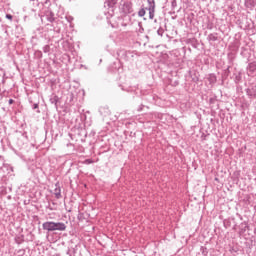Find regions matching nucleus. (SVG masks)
<instances>
[{
    "mask_svg": "<svg viewBox=\"0 0 256 256\" xmlns=\"http://www.w3.org/2000/svg\"><path fill=\"white\" fill-rule=\"evenodd\" d=\"M41 21L42 23H46V25L53 23L55 21V13L49 9L45 10L44 15L41 16Z\"/></svg>",
    "mask_w": 256,
    "mask_h": 256,
    "instance_id": "nucleus-1",
    "label": "nucleus"
},
{
    "mask_svg": "<svg viewBox=\"0 0 256 256\" xmlns=\"http://www.w3.org/2000/svg\"><path fill=\"white\" fill-rule=\"evenodd\" d=\"M42 229L44 231H48L49 233H52L55 231V222L54 221H47L42 224Z\"/></svg>",
    "mask_w": 256,
    "mask_h": 256,
    "instance_id": "nucleus-2",
    "label": "nucleus"
},
{
    "mask_svg": "<svg viewBox=\"0 0 256 256\" xmlns=\"http://www.w3.org/2000/svg\"><path fill=\"white\" fill-rule=\"evenodd\" d=\"M67 225L63 222H54V231H66Z\"/></svg>",
    "mask_w": 256,
    "mask_h": 256,
    "instance_id": "nucleus-3",
    "label": "nucleus"
},
{
    "mask_svg": "<svg viewBox=\"0 0 256 256\" xmlns=\"http://www.w3.org/2000/svg\"><path fill=\"white\" fill-rule=\"evenodd\" d=\"M147 11H149V19L155 18V6H148V8H145Z\"/></svg>",
    "mask_w": 256,
    "mask_h": 256,
    "instance_id": "nucleus-4",
    "label": "nucleus"
},
{
    "mask_svg": "<svg viewBox=\"0 0 256 256\" xmlns=\"http://www.w3.org/2000/svg\"><path fill=\"white\" fill-rule=\"evenodd\" d=\"M246 93L248 97H256V88L255 87L248 88L246 89Z\"/></svg>",
    "mask_w": 256,
    "mask_h": 256,
    "instance_id": "nucleus-5",
    "label": "nucleus"
},
{
    "mask_svg": "<svg viewBox=\"0 0 256 256\" xmlns=\"http://www.w3.org/2000/svg\"><path fill=\"white\" fill-rule=\"evenodd\" d=\"M124 11L126 13H131L133 11V7L131 6V2L124 3Z\"/></svg>",
    "mask_w": 256,
    "mask_h": 256,
    "instance_id": "nucleus-6",
    "label": "nucleus"
},
{
    "mask_svg": "<svg viewBox=\"0 0 256 256\" xmlns=\"http://www.w3.org/2000/svg\"><path fill=\"white\" fill-rule=\"evenodd\" d=\"M255 70H256V65L255 64H249V66H248L249 75H253V73H255Z\"/></svg>",
    "mask_w": 256,
    "mask_h": 256,
    "instance_id": "nucleus-7",
    "label": "nucleus"
},
{
    "mask_svg": "<svg viewBox=\"0 0 256 256\" xmlns=\"http://www.w3.org/2000/svg\"><path fill=\"white\" fill-rule=\"evenodd\" d=\"M54 195H55L56 199H61V188L60 187L55 188Z\"/></svg>",
    "mask_w": 256,
    "mask_h": 256,
    "instance_id": "nucleus-8",
    "label": "nucleus"
},
{
    "mask_svg": "<svg viewBox=\"0 0 256 256\" xmlns=\"http://www.w3.org/2000/svg\"><path fill=\"white\" fill-rule=\"evenodd\" d=\"M217 33H211L208 35V41H217Z\"/></svg>",
    "mask_w": 256,
    "mask_h": 256,
    "instance_id": "nucleus-9",
    "label": "nucleus"
},
{
    "mask_svg": "<svg viewBox=\"0 0 256 256\" xmlns=\"http://www.w3.org/2000/svg\"><path fill=\"white\" fill-rule=\"evenodd\" d=\"M107 3H108V7H114V5L117 4V1L116 0H108Z\"/></svg>",
    "mask_w": 256,
    "mask_h": 256,
    "instance_id": "nucleus-10",
    "label": "nucleus"
},
{
    "mask_svg": "<svg viewBox=\"0 0 256 256\" xmlns=\"http://www.w3.org/2000/svg\"><path fill=\"white\" fill-rule=\"evenodd\" d=\"M145 13H146L145 8H142V9L139 10L138 16L139 17H145Z\"/></svg>",
    "mask_w": 256,
    "mask_h": 256,
    "instance_id": "nucleus-11",
    "label": "nucleus"
},
{
    "mask_svg": "<svg viewBox=\"0 0 256 256\" xmlns=\"http://www.w3.org/2000/svg\"><path fill=\"white\" fill-rule=\"evenodd\" d=\"M43 51H44V53H49L51 51V47L49 45H45L43 47Z\"/></svg>",
    "mask_w": 256,
    "mask_h": 256,
    "instance_id": "nucleus-12",
    "label": "nucleus"
},
{
    "mask_svg": "<svg viewBox=\"0 0 256 256\" xmlns=\"http://www.w3.org/2000/svg\"><path fill=\"white\" fill-rule=\"evenodd\" d=\"M148 7H155V0H147Z\"/></svg>",
    "mask_w": 256,
    "mask_h": 256,
    "instance_id": "nucleus-13",
    "label": "nucleus"
},
{
    "mask_svg": "<svg viewBox=\"0 0 256 256\" xmlns=\"http://www.w3.org/2000/svg\"><path fill=\"white\" fill-rule=\"evenodd\" d=\"M109 23L113 29H117V27H119V24L114 23L113 21H109Z\"/></svg>",
    "mask_w": 256,
    "mask_h": 256,
    "instance_id": "nucleus-14",
    "label": "nucleus"
},
{
    "mask_svg": "<svg viewBox=\"0 0 256 256\" xmlns=\"http://www.w3.org/2000/svg\"><path fill=\"white\" fill-rule=\"evenodd\" d=\"M157 33H158V35H159L160 37H163V33H165V30H163V28H159V29L157 30Z\"/></svg>",
    "mask_w": 256,
    "mask_h": 256,
    "instance_id": "nucleus-15",
    "label": "nucleus"
},
{
    "mask_svg": "<svg viewBox=\"0 0 256 256\" xmlns=\"http://www.w3.org/2000/svg\"><path fill=\"white\" fill-rule=\"evenodd\" d=\"M6 19H9V21H13V15L6 14Z\"/></svg>",
    "mask_w": 256,
    "mask_h": 256,
    "instance_id": "nucleus-16",
    "label": "nucleus"
},
{
    "mask_svg": "<svg viewBox=\"0 0 256 256\" xmlns=\"http://www.w3.org/2000/svg\"><path fill=\"white\" fill-rule=\"evenodd\" d=\"M172 7H177V0L172 1Z\"/></svg>",
    "mask_w": 256,
    "mask_h": 256,
    "instance_id": "nucleus-17",
    "label": "nucleus"
},
{
    "mask_svg": "<svg viewBox=\"0 0 256 256\" xmlns=\"http://www.w3.org/2000/svg\"><path fill=\"white\" fill-rule=\"evenodd\" d=\"M8 103H9V105H13V103H15V101L13 99H9Z\"/></svg>",
    "mask_w": 256,
    "mask_h": 256,
    "instance_id": "nucleus-18",
    "label": "nucleus"
},
{
    "mask_svg": "<svg viewBox=\"0 0 256 256\" xmlns=\"http://www.w3.org/2000/svg\"><path fill=\"white\" fill-rule=\"evenodd\" d=\"M33 109H39V104H34Z\"/></svg>",
    "mask_w": 256,
    "mask_h": 256,
    "instance_id": "nucleus-19",
    "label": "nucleus"
},
{
    "mask_svg": "<svg viewBox=\"0 0 256 256\" xmlns=\"http://www.w3.org/2000/svg\"><path fill=\"white\" fill-rule=\"evenodd\" d=\"M87 161V163H93V161H91V160H86Z\"/></svg>",
    "mask_w": 256,
    "mask_h": 256,
    "instance_id": "nucleus-20",
    "label": "nucleus"
},
{
    "mask_svg": "<svg viewBox=\"0 0 256 256\" xmlns=\"http://www.w3.org/2000/svg\"><path fill=\"white\" fill-rule=\"evenodd\" d=\"M254 233H255V235H256V227H255V229H254Z\"/></svg>",
    "mask_w": 256,
    "mask_h": 256,
    "instance_id": "nucleus-21",
    "label": "nucleus"
},
{
    "mask_svg": "<svg viewBox=\"0 0 256 256\" xmlns=\"http://www.w3.org/2000/svg\"><path fill=\"white\" fill-rule=\"evenodd\" d=\"M69 253H70V250L67 251V255H69Z\"/></svg>",
    "mask_w": 256,
    "mask_h": 256,
    "instance_id": "nucleus-22",
    "label": "nucleus"
}]
</instances>
